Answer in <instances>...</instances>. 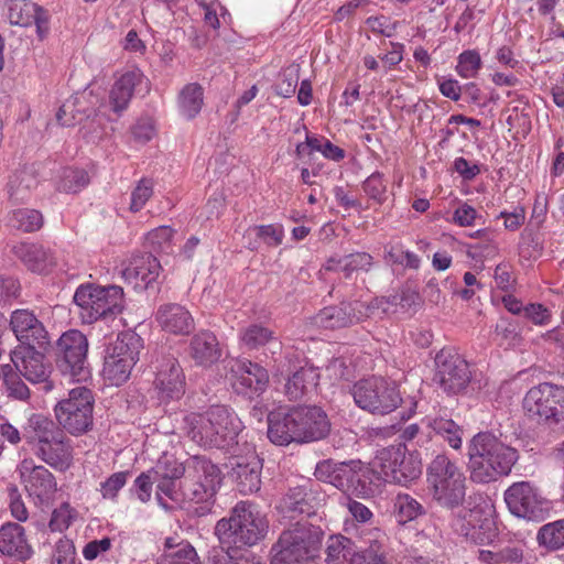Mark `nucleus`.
I'll use <instances>...</instances> for the list:
<instances>
[{"label": "nucleus", "instance_id": "09e8293b", "mask_svg": "<svg viewBox=\"0 0 564 564\" xmlns=\"http://www.w3.org/2000/svg\"><path fill=\"white\" fill-rule=\"evenodd\" d=\"M156 564H200L195 549L188 542H182L164 553Z\"/></svg>", "mask_w": 564, "mask_h": 564}, {"label": "nucleus", "instance_id": "c9c22d12", "mask_svg": "<svg viewBox=\"0 0 564 564\" xmlns=\"http://www.w3.org/2000/svg\"><path fill=\"white\" fill-rule=\"evenodd\" d=\"M326 561L328 564H361V556L350 539L338 534L326 542Z\"/></svg>", "mask_w": 564, "mask_h": 564}, {"label": "nucleus", "instance_id": "1a4fd4ad", "mask_svg": "<svg viewBox=\"0 0 564 564\" xmlns=\"http://www.w3.org/2000/svg\"><path fill=\"white\" fill-rule=\"evenodd\" d=\"M522 408L525 415L549 427L564 424V386L543 382L529 389Z\"/></svg>", "mask_w": 564, "mask_h": 564}, {"label": "nucleus", "instance_id": "a211bd4d", "mask_svg": "<svg viewBox=\"0 0 564 564\" xmlns=\"http://www.w3.org/2000/svg\"><path fill=\"white\" fill-rule=\"evenodd\" d=\"M229 467V475L242 495H250L260 489L262 462L252 447L248 446L245 455H232Z\"/></svg>", "mask_w": 564, "mask_h": 564}, {"label": "nucleus", "instance_id": "6e6d98bb", "mask_svg": "<svg viewBox=\"0 0 564 564\" xmlns=\"http://www.w3.org/2000/svg\"><path fill=\"white\" fill-rule=\"evenodd\" d=\"M360 539L361 542L365 544L361 554L369 553L370 551H372L373 553L387 552V536L380 529L372 528L367 531H364Z\"/></svg>", "mask_w": 564, "mask_h": 564}, {"label": "nucleus", "instance_id": "a18cd8bd", "mask_svg": "<svg viewBox=\"0 0 564 564\" xmlns=\"http://www.w3.org/2000/svg\"><path fill=\"white\" fill-rule=\"evenodd\" d=\"M393 512L399 523H406L425 513L421 502L408 494H399L393 501Z\"/></svg>", "mask_w": 564, "mask_h": 564}, {"label": "nucleus", "instance_id": "7c9ffc66", "mask_svg": "<svg viewBox=\"0 0 564 564\" xmlns=\"http://www.w3.org/2000/svg\"><path fill=\"white\" fill-rule=\"evenodd\" d=\"M189 356L196 365L209 367L219 360L221 349L216 336L208 330L193 336L189 344Z\"/></svg>", "mask_w": 564, "mask_h": 564}, {"label": "nucleus", "instance_id": "c756f323", "mask_svg": "<svg viewBox=\"0 0 564 564\" xmlns=\"http://www.w3.org/2000/svg\"><path fill=\"white\" fill-rule=\"evenodd\" d=\"M13 253L32 272L46 273L56 265L54 253L39 243L21 242L13 247Z\"/></svg>", "mask_w": 564, "mask_h": 564}, {"label": "nucleus", "instance_id": "4d7b16f0", "mask_svg": "<svg viewBox=\"0 0 564 564\" xmlns=\"http://www.w3.org/2000/svg\"><path fill=\"white\" fill-rule=\"evenodd\" d=\"M75 516L76 511L64 502L53 511L48 527L52 531L62 532L70 525Z\"/></svg>", "mask_w": 564, "mask_h": 564}, {"label": "nucleus", "instance_id": "de8ad7c7", "mask_svg": "<svg viewBox=\"0 0 564 564\" xmlns=\"http://www.w3.org/2000/svg\"><path fill=\"white\" fill-rule=\"evenodd\" d=\"M11 226L24 232H34L43 226V215L36 209L19 208L12 212Z\"/></svg>", "mask_w": 564, "mask_h": 564}, {"label": "nucleus", "instance_id": "13d9d810", "mask_svg": "<svg viewBox=\"0 0 564 564\" xmlns=\"http://www.w3.org/2000/svg\"><path fill=\"white\" fill-rule=\"evenodd\" d=\"M299 83V72L294 67H289L280 74L279 82L275 85L276 95L290 98L294 95Z\"/></svg>", "mask_w": 564, "mask_h": 564}, {"label": "nucleus", "instance_id": "338daca9", "mask_svg": "<svg viewBox=\"0 0 564 564\" xmlns=\"http://www.w3.org/2000/svg\"><path fill=\"white\" fill-rule=\"evenodd\" d=\"M346 508L354 520L360 523H367L373 517L372 511L367 506L350 498L346 499Z\"/></svg>", "mask_w": 564, "mask_h": 564}, {"label": "nucleus", "instance_id": "7ed1b4c3", "mask_svg": "<svg viewBox=\"0 0 564 564\" xmlns=\"http://www.w3.org/2000/svg\"><path fill=\"white\" fill-rule=\"evenodd\" d=\"M268 530L267 518L247 501L238 502L229 517L218 520L215 525V534L226 549L253 546L265 538Z\"/></svg>", "mask_w": 564, "mask_h": 564}, {"label": "nucleus", "instance_id": "58836bf2", "mask_svg": "<svg viewBox=\"0 0 564 564\" xmlns=\"http://www.w3.org/2000/svg\"><path fill=\"white\" fill-rule=\"evenodd\" d=\"M382 479L384 478L381 471L378 473L359 460L351 492L364 498L373 497L378 492Z\"/></svg>", "mask_w": 564, "mask_h": 564}, {"label": "nucleus", "instance_id": "69168bd1", "mask_svg": "<svg viewBox=\"0 0 564 564\" xmlns=\"http://www.w3.org/2000/svg\"><path fill=\"white\" fill-rule=\"evenodd\" d=\"M155 133L153 120L151 118H141L132 128L134 140L145 143L150 141Z\"/></svg>", "mask_w": 564, "mask_h": 564}, {"label": "nucleus", "instance_id": "680f3d73", "mask_svg": "<svg viewBox=\"0 0 564 564\" xmlns=\"http://www.w3.org/2000/svg\"><path fill=\"white\" fill-rule=\"evenodd\" d=\"M53 564H75V547L72 541L61 539L56 543Z\"/></svg>", "mask_w": 564, "mask_h": 564}, {"label": "nucleus", "instance_id": "79ce46f5", "mask_svg": "<svg viewBox=\"0 0 564 564\" xmlns=\"http://www.w3.org/2000/svg\"><path fill=\"white\" fill-rule=\"evenodd\" d=\"M240 340L248 349H258L267 344H273L280 348L281 343L274 336V332L261 324H251L240 333Z\"/></svg>", "mask_w": 564, "mask_h": 564}, {"label": "nucleus", "instance_id": "f8f14e48", "mask_svg": "<svg viewBox=\"0 0 564 564\" xmlns=\"http://www.w3.org/2000/svg\"><path fill=\"white\" fill-rule=\"evenodd\" d=\"M94 397L86 387H77L69 391L68 398L55 406L58 424L73 435H80L93 426Z\"/></svg>", "mask_w": 564, "mask_h": 564}, {"label": "nucleus", "instance_id": "aec40b11", "mask_svg": "<svg viewBox=\"0 0 564 564\" xmlns=\"http://www.w3.org/2000/svg\"><path fill=\"white\" fill-rule=\"evenodd\" d=\"M10 327L20 343L19 346L43 348L50 343L45 326L33 311L26 308L13 311Z\"/></svg>", "mask_w": 564, "mask_h": 564}, {"label": "nucleus", "instance_id": "ddd939ff", "mask_svg": "<svg viewBox=\"0 0 564 564\" xmlns=\"http://www.w3.org/2000/svg\"><path fill=\"white\" fill-rule=\"evenodd\" d=\"M505 501L513 516L529 521H542L551 510V502L529 481L512 484L505 491Z\"/></svg>", "mask_w": 564, "mask_h": 564}, {"label": "nucleus", "instance_id": "2eb2a0df", "mask_svg": "<svg viewBox=\"0 0 564 564\" xmlns=\"http://www.w3.org/2000/svg\"><path fill=\"white\" fill-rule=\"evenodd\" d=\"M434 381L446 393L457 394L470 382L471 372L467 361L454 349L443 348L435 357Z\"/></svg>", "mask_w": 564, "mask_h": 564}, {"label": "nucleus", "instance_id": "6e6552de", "mask_svg": "<svg viewBox=\"0 0 564 564\" xmlns=\"http://www.w3.org/2000/svg\"><path fill=\"white\" fill-rule=\"evenodd\" d=\"M142 347V338L137 333L119 334L106 349L102 367L104 379L111 386L123 384L130 378Z\"/></svg>", "mask_w": 564, "mask_h": 564}, {"label": "nucleus", "instance_id": "c03bdc74", "mask_svg": "<svg viewBox=\"0 0 564 564\" xmlns=\"http://www.w3.org/2000/svg\"><path fill=\"white\" fill-rule=\"evenodd\" d=\"M540 546L547 551H558L564 547V519L542 525L536 534Z\"/></svg>", "mask_w": 564, "mask_h": 564}, {"label": "nucleus", "instance_id": "a19ab883", "mask_svg": "<svg viewBox=\"0 0 564 564\" xmlns=\"http://www.w3.org/2000/svg\"><path fill=\"white\" fill-rule=\"evenodd\" d=\"M203 104L204 90L197 83L187 84L178 95L180 111L187 119L195 118L200 112Z\"/></svg>", "mask_w": 564, "mask_h": 564}, {"label": "nucleus", "instance_id": "393cba45", "mask_svg": "<svg viewBox=\"0 0 564 564\" xmlns=\"http://www.w3.org/2000/svg\"><path fill=\"white\" fill-rule=\"evenodd\" d=\"M359 460L336 463L332 459L319 462L315 468L318 480L327 482L341 491H351Z\"/></svg>", "mask_w": 564, "mask_h": 564}, {"label": "nucleus", "instance_id": "4c0bfd02", "mask_svg": "<svg viewBox=\"0 0 564 564\" xmlns=\"http://www.w3.org/2000/svg\"><path fill=\"white\" fill-rule=\"evenodd\" d=\"M318 378L319 376L314 368L301 367L288 377L284 393L290 400H300L317 386Z\"/></svg>", "mask_w": 564, "mask_h": 564}, {"label": "nucleus", "instance_id": "72a5a7b5", "mask_svg": "<svg viewBox=\"0 0 564 564\" xmlns=\"http://www.w3.org/2000/svg\"><path fill=\"white\" fill-rule=\"evenodd\" d=\"M373 264V258L368 252H354L344 257L329 258L323 269L325 271H340L346 279H350L355 272H368Z\"/></svg>", "mask_w": 564, "mask_h": 564}, {"label": "nucleus", "instance_id": "f704fd0d", "mask_svg": "<svg viewBox=\"0 0 564 564\" xmlns=\"http://www.w3.org/2000/svg\"><path fill=\"white\" fill-rule=\"evenodd\" d=\"M312 494L305 486L290 488L286 495L281 499L279 509L290 518L297 514L312 516L315 513Z\"/></svg>", "mask_w": 564, "mask_h": 564}, {"label": "nucleus", "instance_id": "6ab92c4d", "mask_svg": "<svg viewBox=\"0 0 564 564\" xmlns=\"http://www.w3.org/2000/svg\"><path fill=\"white\" fill-rule=\"evenodd\" d=\"M369 308L359 301L341 302L339 305L321 310L313 317V324L324 329L349 327L367 318Z\"/></svg>", "mask_w": 564, "mask_h": 564}, {"label": "nucleus", "instance_id": "a878e982", "mask_svg": "<svg viewBox=\"0 0 564 564\" xmlns=\"http://www.w3.org/2000/svg\"><path fill=\"white\" fill-rule=\"evenodd\" d=\"M20 474L31 496L43 499L55 490L56 482L53 474L44 466L34 465L33 460L24 459L20 466Z\"/></svg>", "mask_w": 564, "mask_h": 564}, {"label": "nucleus", "instance_id": "412c9836", "mask_svg": "<svg viewBox=\"0 0 564 564\" xmlns=\"http://www.w3.org/2000/svg\"><path fill=\"white\" fill-rule=\"evenodd\" d=\"M154 387L161 399H178L185 391V376L177 361L171 355L156 360Z\"/></svg>", "mask_w": 564, "mask_h": 564}, {"label": "nucleus", "instance_id": "8fccbe9b", "mask_svg": "<svg viewBox=\"0 0 564 564\" xmlns=\"http://www.w3.org/2000/svg\"><path fill=\"white\" fill-rule=\"evenodd\" d=\"M175 231L170 226H160L147 235V241L153 251L171 253Z\"/></svg>", "mask_w": 564, "mask_h": 564}, {"label": "nucleus", "instance_id": "423d86ee", "mask_svg": "<svg viewBox=\"0 0 564 564\" xmlns=\"http://www.w3.org/2000/svg\"><path fill=\"white\" fill-rule=\"evenodd\" d=\"M74 302L82 322L93 324L100 318H113L123 311V290L118 285H80Z\"/></svg>", "mask_w": 564, "mask_h": 564}, {"label": "nucleus", "instance_id": "5fc2aeb1", "mask_svg": "<svg viewBox=\"0 0 564 564\" xmlns=\"http://www.w3.org/2000/svg\"><path fill=\"white\" fill-rule=\"evenodd\" d=\"M89 182L88 174L84 170L67 169L63 173L59 189L76 193Z\"/></svg>", "mask_w": 564, "mask_h": 564}, {"label": "nucleus", "instance_id": "bb28decb", "mask_svg": "<svg viewBox=\"0 0 564 564\" xmlns=\"http://www.w3.org/2000/svg\"><path fill=\"white\" fill-rule=\"evenodd\" d=\"M155 319L163 330L174 335H187L194 329L192 314L181 304L161 305L156 311Z\"/></svg>", "mask_w": 564, "mask_h": 564}, {"label": "nucleus", "instance_id": "052dcab7", "mask_svg": "<svg viewBox=\"0 0 564 564\" xmlns=\"http://www.w3.org/2000/svg\"><path fill=\"white\" fill-rule=\"evenodd\" d=\"M365 193L372 199L381 203L386 199L387 184L383 181V175L379 172L372 173L364 182Z\"/></svg>", "mask_w": 564, "mask_h": 564}, {"label": "nucleus", "instance_id": "ea45409f", "mask_svg": "<svg viewBox=\"0 0 564 564\" xmlns=\"http://www.w3.org/2000/svg\"><path fill=\"white\" fill-rule=\"evenodd\" d=\"M427 426L442 436L454 449L462 447L463 429L453 419L437 414L427 419Z\"/></svg>", "mask_w": 564, "mask_h": 564}, {"label": "nucleus", "instance_id": "cd10ccee", "mask_svg": "<svg viewBox=\"0 0 564 564\" xmlns=\"http://www.w3.org/2000/svg\"><path fill=\"white\" fill-rule=\"evenodd\" d=\"M209 408L203 413L192 412L183 417L182 430L194 443L204 448H216L217 433L210 424Z\"/></svg>", "mask_w": 564, "mask_h": 564}, {"label": "nucleus", "instance_id": "39448f33", "mask_svg": "<svg viewBox=\"0 0 564 564\" xmlns=\"http://www.w3.org/2000/svg\"><path fill=\"white\" fill-rule=\"evenodd\" d=\"M323 531L307 521H297L282 531L271 547V564H305L319 549Z\"/></svg>", "mask_w": 564, "mask_h": 564}, {"label": "nucleus", "instance_id": "c85d7f7f", "mask_svg": "<svg viewBox=\"0 0 564 564\" xmlns=\"http://www.w3.org/2000/svg\"><path fill=\"white\" fill-rule=\"evenodd\" d=\"M0 552L20 561L29 560L32 556L33 550L28 543L22 525L8 522L0 528Z\"/></svg>", "mask_w": 564, "mask_h": 564}, {"label": "nucleus", "instance_id": "4468645a", "mask_svg": "<svg viewBox=\"0 0 564 564\" xmlns=\"http://www.w3.org/2000/svg\"><path fill=\"white\" fill-rule=\"evenodd\" d=\"M57 368L74 381H82L89 375L87 368L88 340L77 330L70 329L64 333L57 341Z\"/></svg>", "mask_w": 564, "mask_h": 564}, {"label": "nucleus", "instance_id": "f03ea898", "mask_svg": "<svg viewBox=\"0 0 564 564\" xmlns=\"http://www.w3.org/2000/svg\"><path fill=\"white\" fill-rule=\"evenodd\" d=\"M470 477L487 484L510 474L519 456L517 449L490 433L476 434L468 446Z\"/></svg>", "mask_w": 564, "mask_h": 564}, {"label": "nucleus", "instance_id": "f3484780", "mask_svg": "<svg viewBox=\"0 0 564 564\" xmlns=\"http://www.w3.org/2000/svg\"><path fill=\"white\" fill-rule=\"evenodd\" d=\"M10 359L22 377L31 383H45L51 390L48 378L52 367L45 361V356L36 347L17 346L10 354Z\"/></svg>", "mask_w": 564, "mask_h": 564}, {"label": "nucleus", "instance_id": "49530a36", "mask_svg": "<svg viewBox=\"0 0 564 564\" xmlns=\"http://www.w3.org/2000/svg\"><path fill=\"white\" fill-rule=\"evenodd\" d=\"M36 3L31 0H9L8 18L12 24L29 26L36 14Z\"/></svg>", "mask_w": 564, "mask_h": 564}, {"label": "nucleus", "instance_id": "20e7f679", "mask_svg": "<svg viewBox=\"0 0 564 564\" xmlns=\"http://www.w3.org/2000/svg\"><path fill=\"white\" fill-rule=\"evenodd\" d=\"M427 488L442 508L455 509L465 501L467 479L457 464L446 455H437L427 466Z\"/></svg>", "mask_w": 564, "mask_h": 564}, {"label": "nucleus", "instance_id": "3c124183", "mask_svg": "<svg viewBox=\"0 0 564 564\" xmlns=\"http://www.w3.org/2000/svg\"><path fill=\"white\" fill-rule=\"evenodd\" d=\"M482 66L481 57L475 50H467L457 57L456 72L463 78H474Z\"/></svg>", "mask_w": 564, "mask_h": 564}, {"label": "nucleus", "instance_id": "0eeeda50", "mask_svg": "<svg viewBox=\"0 0 564 564\" xmlns=\"http://www.w3.org/2000/svg\"><path fill=\"white\" fill-rule=\"evenodd\" d=\"M187 474L178 481V500L212 501L221 484L220 469L207 457L198 455L187 459Z\"/></svg>", "mask_w": 564, "mask_h": 564}, {"label": "nucleus", "instance_id": "774afa93", "mask_svg": "<svg viewBox=\"0 0 564 564\" xmlns=\"http://www.w3.org/2000/svg\"><path fill=\"white\" fill-rule=\"evenodd\" d=\"M477 212L468 204L460 205L453 215V221L460 227H468L475 224Z\"/></svg>", "mask_w": 564, "mask_h": 564}, {"label": "nucleus", "instance_id": "e433bc0d", "mask_svg": "<svg viewBox=\"0 0 564 564\" xmlns=\"http://www.w3.org/2000/svg\"><path fill=\"white\" fill-rule=\"evenodd\" d=\"M144 79L139 69L126 72L116 80L110 91V101L115 111L119 112L127 108L134 88Z\"/></svg>", "mask_w": 564, "mask_h": 564}, {"label": "nucleus", "instance_id": "9d476101", "mask_svg": "<svg viewBox=\"0 0 564 564\" xmlns=\"http://www.w3.org/2000/svg\"><path fill=\"white\" fill-rule=\"evenodd\" d=\"M351 395L358 408L376 415L389 414L402 402L397 384L377 376L358 380Z\"/></svg>", "mask_w": 564, "mask_h": 564}, {"label": "nucleus", "instance_id": "9b49d317", "mask_svg": "<svg viewBox=\"0 0 564 564\" xmlns=\"http://www.w3.org/2000/svg\"><path fill=\"white\" fill-rule=\"evenodd\" d=\"M386 481L406 486L422 474V459L416 452H408L404 445L380 449L373 460Z\"/></svg>", "mask_w": 564, "mask_h": 564}, {"label": "nucleus", "instance_id": "473e14b6", "mask_svg": "<svg viewBox=\"0 0 564 564\" xmlns=\"http://www.w3.org/2000/svg\"><path fill=\"white\" fill-rule=\"evenodd\" d=\"M161 264L152 254L134 257L128 267L122 271L123 278L129 282L139 285V281L148 286L155 281L160 274Z\"/></svg>", "mask_w": 564, "mask_h": 564}, {"label": "nucleus", "instance_id": "dca6fc26", "mask_svg": "<svg viewBox=\"0 0 564 564\" xmlns=\"http://www.w3.org/2000/svg\"><path fill=\"white\" fill-rule=\"evenodd\" d=\"M35 454L52 468L65 471L73 465L74 448L61 430L45 431L39 436Z\"/></svg>", "mask_w": 564, "mask_h": 564}, {"label": "nucleus", "instance_id": "603ef678", "mask_svg": "<svg viewBox=\"0 0 564 564\" xmlns=\"http://www.w3.org/2000/svg\"><path fill=\"white\" fill-rule=\"evenodd\" d=\"M130 471H118L110 475L105 481L100 482V495L104 499L115 501L119 491L126 486Z\"/></svg>", "mask_w": 564, "mask_h": 564}, {"label": "nucleus", "instance_id": "5701e85b", "mask_svg": "<svg viewBox=\"0 0 564 564\" xmlns=\"http://www.w3.org/2000/svg\"><path fill=\"white\" fill-rule=\"evenodd\" d=\"M187 460L178 462L172 455H163L152 468L154 480H158L156 496L161 500V495L166 496L171 500L178 501L177 481L187 474Z\"/></svg>", "mask_w": 564, "mask_h": 564}, {"label": "nucleus", "instance_id": "b1692460", "mask_svg": "<svg viewBox=\"0 0 564 564\" xmlns=\"http://www.w3.org/2000/svg\"><path fill=\"white\" fill-rule=\"evenodd\" d=\"M210 424L214 433H217L216 448H229L235 443L242 430L241 421L237 414L226 405H212L209 408Z\"/></svg>", "mask_w": 564, "mask_h": 564}, {"label": "nucleus", "instance_id": "0e129e2a", "mask_svg": "<svg viewBox=\"0 0 564 564\" xmlns=\"http://www.w3.org/2000/svg\"><path fill=\"white\" fill-rule=\"evenodd\" d=\"M153 482H158V480H154L152 470L141 473L134 480V487L140 501L148 502L151 499Z\"/></svg>", "mask_w": 564, "mask_h": 564}, {"label": "nucleus", "instance_id": "e2e57ef3", "mask_svg": "<svg viewBox=\"0 0 564 564\" xmlns=\"http://www.w3.org/2000/svg\"><path fill=\"white\" fill-rule=\"evenodd\" d=\"M22 375L20 373H11L6 376V387L9 392V395L19 399L25 400L30 395V390L26 384L21 380Z\"/></svg>", "mask_w": 564, "mask_h": 564}, {"label": "nucleus", "instance_id": "2f4dec72", "mask_svg": "<svg viewBox=\"0 0 564 564\" xmlns=\"http://www.w3.org/2000/svg\"><path fill=\"white\" fill-rule=\"evenodd\" d=\"M37 185V175L33 169H18L9 176L7 183L8 198L13 204L24 203L31 197Z\"/></svg>", "mask_w": 564, "mask_h": 564}, {"label": "nucleus", "instance_id": "4be33fe9", "mask_svg": "<svg viewBox=\"0 0 564 564\" xmlns=\"http://www.w3.org/2000/svg\"><path fill=\"white\" fill-rule=\"evenodd\" d=\"M229 380L238 393L262 392L268 382V371L249 360H234L230 366Z\"/></svg>", "mask_w": 564, "mask_h": 564}, {"label": "nucleus", "instance_id": "f257e3e1", "mask_svg": "<svg viewBox=\"0 0 564 564\" xmlns=\"http://www.w3.org/2000/svg\"><path fill=\"white\" fill-rule=\"evenodd\" d=\"M330 432L326 412L316 405L279 409L268 415V437L276 445L311 443L325 438Z\"/></svg>", "mask_w": 564, "mask_h": 564}, {"label": "nucleus", "instance_id": "37998d69", "mask_svg": "<svg viewBox=\"0 0 564 564\" xmlns=\"http://www.w3.org/2000/svg\"><path fill=\"white\" fill-rule=\"evenodd\" d=\"M207 564H262L260 558L249 551L239 549H213Z\"/></svg>", "mask_w": 564, "mask_h": 564}, {"label": "nucleus", "instance_id": "bf43d9fd", "mask_svg": "<svg viewBox=\"0 0 564 564\" xmlns=\"http://www.w3.org/2000/svg\"><path fill=\"white\" fill-rule=\"evenodd\" d=\"M249 231L256 232V236L262 239L269 247H278L282 243L284 237L281 225L253 226Z\"/></svg>", "mask_w": 564, "mask_h": 564}, {"label": "nucleus", "instance_id": "864d4df0", "mask_svg": "<svg viewBox=\"0 0 564 564\" xmlns=\"http://www.w3.org/2000/svg\"><path fill=\"white\" fill-rule=\"evenodd\" d=\"M153 181L151 178H141L131 193V203L129 209L132 213L140 212L147 202L153 195Z\"/></svg>", "mask_w": 564, "mask_h": 564}]
</instances>
